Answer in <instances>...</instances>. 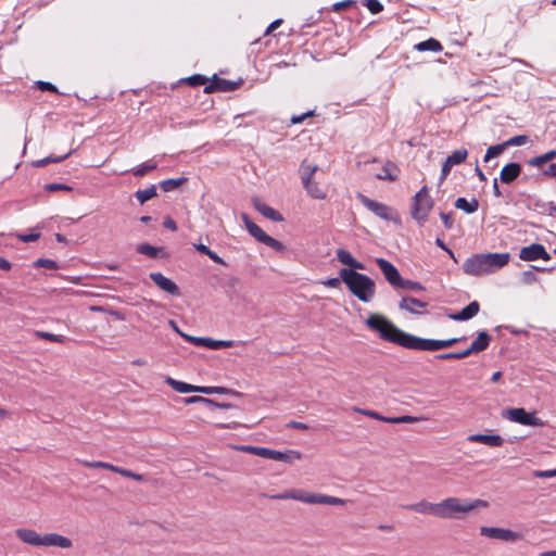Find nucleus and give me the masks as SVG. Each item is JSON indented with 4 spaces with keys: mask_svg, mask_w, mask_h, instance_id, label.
I'll list each match as a JSON object with an SVG mask.
<instances>
[{
    "mask_svg": "<svg viewBox=\"0 0 556 556\" xmlns=\"http://www.w3.org/2000/svg\"><path fill=\"white\" fill-rule=\"evenodd\" d=\"M365 325L377 332L381 340L416 351H435L434 339H424L397 328L390 319L380 314H370Z\"/></svg>",
    "mask_w": 556,
    "mask_h": 556,
    "instance_id": "f257e3e1",
    "label": "nucleus"
},
{
    "mask_svg": "<svg viewBox=\"0 0 556 556\" xmlns=\"http://www.w3.org/2000/svg\"><path fill=\"white\" fill-rule=\"evenodd\" d=\"M340 277L359 301L367 303L374 298L376 283L370 277L346 268L340 269Z\"/></svg>",
    "mask_w": 556,
    "mask_h": 556,
    "instance_id": "f03ea898",
    "label": "nucleus"
},
{
    "mask_svg": "<svg viewBox=\"0 0 556 556\" xmlns=\"http://www.w3.org/2000/svg\"><path fill=\"white\" fill-rule=\"evenodd\" d=\"M488 503L482 500L462 502L457 497H447L439 503L438 517L444 519L458 518V514L469 513L478 507H486Z\"/></svg>",
    "mask_w": 556,
    "mask_h": 556,
    "instance_id": "7ed1b4c3",
    "label": "nucleus"
},
{
    "mask_svg": "<svg viewBox=\"0 0 556 556\" xmlns=\"http://www.w3.org/2000/svg\"><path fill=\"white\" fill-rule=\"evenodd\" d=\"M271 498L276 500H295L306 504H324V505H344L346 503L345 500L321 494V493H313L306 492L303 490H288L282 494L273 495Z\"/></svg>",
    "mask_w": 556,
    "mask_h": 556,
    "instance_id": "20e7f679",
    "label": "nucleus"
},
{
    "mask_svg": "<svg viewBox=\"0 0 556 556\" xmlns=\"http://www.w3.org/2000/svg\"><path fill=\"white\" fill-rule=\"evenodd\" d=\"M319 169L318 165L308 163L304 160L299 168L301 180L307 194L313 199L324 200L327 197V190L314 180V175Z\"/></svg>",
    "mask_w": 556,
    "mask_h": 556,
    "instance_id": "39448f33",
    "label": "nucleus"
},
{
    "mask_svg": "<svg viewBox=\"0 0 556 556\" xmlns=\"http://www.w3.org/2000/svg\"><path fill=\"white\" fill-rule=\"evenodd\" d=\"M433 200L429 195V190L427 186H424L413 198V204L410 214L412 217L422 226L428 218L429 213L433 207Z\"/></svg>",
    "mask_w": 556,
    "mask_h": 556,
    "instance_id": "423d86ee",
    "label": "nucleus"
},
{
    "mask_svg": "<svg viewBox=\"0 0 556 556\" xmlns=\"http://www.w3.org/2000/svg\"><path fill=\"white\" fill-rule=\"evenodd\" d=\"M242 220L244 222L247 230L255 240L277 252H283L286 250L282 242L267 235L260 226L252 222L247 214H242Z\"/></svg>",
    "mask_w": 556,
    "mask_h": 556,
    "instance_id": "0eeeda50",
    "label": "nucleus"
},
{
    "mask_svg": "<svg viewBox=\"0 0 556 556\" xmlns=\"http://www.w3.org/2000/svg\"><path fill=\"white\" fill-rule=\"evenodd\" d=\"M359 200L362 204L372 212L376 216L384 219V220H392L395 223H400V217L396 213V211L381 202L375 201L369 199L366 195H359Z\"/></svg>",
    "mask_w": 556,
    "mask_h": 556,
    "instance_id": "6e6552de",
    "label": "nucleus"
},
{
    "mask_svg": "<svg viewBox=\"0 0 556 556\" xmlns=\"http://www.w3.org/2000/svg\"><path fill=\"white\" fill-rule=\"evenodd\" d=\"M506 417L523 426H543V421L538 418L534 413H528L525 408H510L506 412Z\"/></svg>",
    "mask_w": 556,
    "mask_h": 556,
    "instance_id": "1a4fd4ad",
    "label": "nucleus"
},
{
    "mask_svg": "<svg viewBox=\"0 0 556 556\" xmlns=\"http://www.w3.org/2000/svg\"><path fill=\"white\" fill-rule=\"evenodd\" d=\"M463 269L465 274L470 276L490 274L485 263L484 253L475 254L467 258L463 264Z\"/></svg>",
    "mask_w": 556,
    "mask_h": 556,
    "instance_id": "9d476101",
    "label": "nucleus"
},
{
    "mask_svg": "<svg viewBox=\"0 0 556 556\" xmlns=\"http://www.w3.org/2000/svg\"><path fill=\"white\" fill-rule=\"evenodd\" d=\"M480 534L490 539L501 540L505 542H516L521 538V535L518 532L496 527H481Z\"/></svg>",
    "mask_w": 556,
    "mask_h": 556,
    "instance_id": "9b49d317",
    "label": "nucleus"
},
{
    "mask_svg": "<svg viewBox=\"0 0 556 556\" xmlns=\"http://www.w3.org/2000/svg\"><path fill=\"white\" fill-rule=\"evenodd\" d=\"M242 84V80L237 81L225 78H219L216 74L213 76L212 81L204 86L205 93H213L216 91L229 92L237 90Z\"/></svg>",
    "mask_w": 556,
    "mask_h": 556,
    "instance_id": "f8f14e48",
    "label": "nucleus"
},
{
    "mask_svg": "<svg viewBox=\"0 0 556 556\" xmlns=\"http://www.w3.org/2000/svg\"><path fill=\"white\" fill-rule=\"evenodd\" d=\"M519 258L526 262H532L536 260L549 261L551 255L543 244L532 243L528 247H523L520 250Z\"/></svg>",
    "mask_w": 556,
    "mask_h": 556,
    "instance_id": "ddd939ff",
    "label": "nucleus"
},
{
    "mask_svg": "<svg viewBox=\"0 0 556 556\" xmlns=\"http://www.w3.org/2000/svg\"><path fill=\"white\" fill-rule=\"evenodd\" d=\"M376 264L382 271L386 280L395 289L403 282V277L399 273L397 268L384 258H376Z\"/></svg>",
    "mask_w": 556,
    "mask_h": 556,
    "instance_id": "4468645a",
    "label": "nucleus"
},
{
    "mask_svg": "<svg viewBox=\"0 0 556 556\" xmlns=\"http://www.w3.org/2000/svg\"><path fill=\"white\" fill-rule=\"evenodd\" d=\"M149 277L164 292L174 296L180 295L178 286L172 279L165 277L162 273H150Z\"/></svg>",
    "mask_w": 556,
    "mask_h": 556,
    "instance_id": "2eb2a0df",
    "label": "nucleus"
},
{
    "mask_svg": "<svg viewBox=\"0 0 556 556\" xmlns=\"http://www.w3.org/2000/svg\"><path fill=\"white\" fill-rule=\"evenodd\" d=\"M258 452L261 453V457H263V458L279 460V462L289 463V464L301 458V453H299L296 451H288V452L283 453V452L263 447V450H260Z\"/></svg>",
    "mask_w": 556,
    "mask_h": 556,
    "instance_id": "dca6fc26",
    "label": "nucleus"
},
{
    "mask_svg": "<svg viewBox=\"0 0 556 556\" xmlns=\"http://www.w3.org/2000/svg\"><path fill=\"white\" fill-rule=\"evenodd\" d=\"M41 546H56L60 548H71L73 546L72 541L58 533H47L41 535Z\"/></svg>",
    "mask_w": 556,
    "mask_h": 556,
    "instance_id": "f3484780",
    "label": "nucleus"
},
{
    "mask_svg": "<svg viewBox=\"0 0 556 556\" xmlns=\"http://www.w3.org/2000/svg\"><path fill=\"white\" fill-rule=\"evenodd\" d=\"M401 507L406 510H413V511H416L419 514H425V515L438 516V511H439V503L433 504L426 500H422L415 504L402 505Z\"/></svg>",
    "mask_w": 556,
    "mask_h": 556,
    "instance_id": "a211bd4d",
    "label": "nucleus"
},
{
    "mask_svg": "<svg viewBox=\"0 0 556 556\" xmlns=\"http://www.w3.org/2000/svg\"><path fill=\"white\" fill-rule=\"evenodd\" d=\"M521 170L522 167L519 163L510 162L502 168L500 179L503 184L509 185L519 177Z\"/></svg>",
    "mask_w": 556,
    "mask_h": 556,
    "instance_id": "6ab92c4d",
    "label": "nucleus"
},
{
    "mask_svg": "<svg viewBox=\"0 0 556 556\" xmlns=\"http://www.w3.org/2000/svg\"><path fill=\"white\" fill-rule=\"evenodd\" d=\"M485 263L490 273L505 266L509 260V253H485Z\"/></svg>",
    "mask_w": 556,
    "mask_h": 556,
    "instance_id": "aec40b11",
    "label": "nucleus"
},
{
    "mask_svg": "<svg viewBox=\"0 0 556 556\" xmlns=\"http://www.w3.org/2000/svg\"><path fill=\"white\" fill-rule=\"evenodd\" d=\"M480 309V304L477 301L470 302L458 313L448 314V318L455 321H466L473 318Z\"/></svg>",
    "mask_w": 556,
    "mask_h": 556,
    "instance_id": "412c9836",
    "label": "nucleus"
},
{
    "mask_svg": "<svg viewBox=\"0 0 556 556\" xmlns=\"http://www.w3.org/2000/svg\"><path fill=\"white\" fill-rule=\"evenodd\" d=\"M468 441L482 443L492 447L502 446L504 444V439L498 434H470Z\"/></svg>",
    "mask_w": 556,
    "mask_h": 556,
    "instance_id": "4be33fe9",
    "label": "nucleus"
},
{
    "mask_svg": "<svg viewBox=\"0 0 556 556\" xmlns=\"http://www.w3.org/2000/svg\"><path fill=\"white\" fill-rule=\"evenodd\" d=\"M16 536L24 543L31 546H41V534L35 530L21 528L16 530Z\"/></svg>",
    "mask_w": 556,
    "mask_h": 556,
    "instance_id": "5701e85b",
    "label": "nucleus"
},
{
    "mask_svg": "<svg viewBox=\"0 0 556 556\" xmlns=\"http://www.w3.org/2000/svg\"><path fill=\"white\" fill-rule=\"evenodd\" d=\"M253 204H254V207L256 208V211L260 212L264 217H266L270 220H274V222H282L283 220L282 215L278 211H276L271 206L265 204L260 199H255L253 201Z\"/></svg>",
    "mask_w": 556,
    "mask_h": 556,
    "instance_id": "b1692460",
    "label": "nucleus"
},
{
    "mask_svg": "<svg viewBox=\"0 0 556 556\" xmlns=\"http://www.w3.org/2000/svg\"><path fill=\"white\" fill-rule=\"evenodd\" d=\"M399 166L392 161H387L382 166L381 172L376 175V178L380 180L395 181L399 178Z\"/></svg>",
    "mask_w": 556,
    "mask_h": 556,
    "instance_id": "393cba45",
    "label": "nucleus"
},
{
    "mask_svg": "<svg viewBox=\"0 0 556 556\" xmlns=\"http://www.w3.org/2000/svg\"><path fill=\"white\" fill-rule=\"evenodd\" d=\"M427 305H428L427 302H422L413 296H403L402 301L399 304V307L401 309H405L412 314H420V312L417 311V308H425Z\"/></svg>",
    "mask_w": 556,
    "mask_h": 556,
    "instance_id": "a878e982",
    "label": "nucleus"
},
{
    "mask_svg": "<svg viewBox=\"0 0 556 556\" xmlns=\"http://www.w3.org/2000/svg\"><path fill=\"white\" fill-rule=\"evenodd\" d=\"M556 159V149L549 150L543 154L533 156L527 161L528 165L541 168L545 164Z\"/></svg>",
    "mask_w": 556,
    "mask_h": 556,
    "instance_id": "bb28decb",
    "label": "nucleus"
},
{
    "mask_svg": "<svg viewBox=\"0 0 556 556\" xmlns=\"http://www.w3.org/2000/svg\"><path fill=\"white\" fill-rule=\"evenodd\" d=\"M492 338L486 331H480L473 342L470 344L473 353H479L488 349Z\"/></svg>",
    "mask_w": 556,
    "mask_h": 556,
    "instance_id": "cd10ccee",
    "label": "nucleus"
},
{
    "mask_svg": "<svg viewBox=\"0 0 556 556\" xmlns=\"http://www.w3.org/2000/svg\"><path fill=\"white\" fill-rule=\"evenodd\" d=\"M166 383L170 386L175 391L179 393H190V392H198L199 387L189 384L187 382L175 380L174 378L167 377Z\"/></svg>",
    "mask_w": 556,
    "mask_h": 556,
    "instance_id": "c85d7f7f",
    "label": "nucleus"
},
{
    "mask_svg": "<svg viewBox=\"0 0 556 556\" xmlns=\"http://www.w3.org/2000/svg\"><path fill=\"white\" fill-rule=\"evenodd\" d=\"M455 207L467 214H472L479 208V202L476 198H472L471 201H467L465 198H458L455 201Z\"/></svg>",
    "mask_w": 556,
    "mask_h": 556,
    "instance_id": "c756f323",
    "label": "nucleus"
},
{
    "mask_svg": "<svg viewBox=\"0 0 556 556\" xmlns=\"http://www.w3.org/2000/svg\"><path fill=\"white\" fill-rule=\"evenodd\" d=\"M415 49L420 52H424V51L440 52V51H442L443 47L440 43V41H438L437 39L429 38L425 41H420L417 45H415Z\"/></svg>",
    "mask_w": 556,
    "mask_h": 556,
    "instance_id": "7c9ffc66",
    "label": "nucleus"
},
{
    "mask_svg": "<svg viewBox=\"0 0 556 556\" xmlns=\"http://www.w3.org/2000/svg\"><path fill=\"white\" fill-rule=\"evenodd\" d=\"M186 181H187L186 177L169 178V179L162 180L160 182V188L164 192H169V191H173V190L179 188Z\"/></svg>",
    "mask_w": 556,
    "mask_h": 556,
    "instance_id": "2f4dec72",
    "label": "nucleus"
},
{
    "mask_svg": "<svg viewBox=\"0 0 556 556\" xmlns=\"http://www.w3.org/2000/svg\"><path fill=\"white\" fill-rule=\"evenodd\" d=\"M468 156V151L467 149L465 148H460V149H457L455 151H453L447 157L446 160L448 161L450 164H452L453 166L455 165H458V164H462L463 162L466 161Z\"/></svg>",
    "mask_w": 556,
    "mask_h": 556,
    "instance_id": "473e14b6",
    "label": "nucleus"
},
{
    "mask_svg": "<svg viewBox=\"0 0 556 556\" xmlns=\"http://www.w3.org/2000/svg\"><path fill=\"white\" fill-rule=\"evenodd\" d=\"M137 252L151 258H157L162 252V248H156L149 243H141L137 247Z\"/></svg>",
    "mask_w": 556,
    "mask_h": 556,
    "instance_id": "72a5a7b5",
    "label": "nucleus"
},
{
    "mask_svg": "<svg viewBox=\"0 0 556 556\" xmlns=\"http://www.w3.org/2000/svg\"><path fill=\"white\" fill-rule=\"evenodd\" d=\"M156 187L151 185L149 188L144 190H138L135 193L136 199L140 202V204H144L147 201L156 197Z\"/></svg>",
    "mask_w": 556,
    "mask_h": 556,
    "instance_id": "f704fd0d",
    "label": "nucleus"
},
{
    "mask_svg": "<svg viewBox=\"0 0 556 556\" xmlns=\"http://www.w3.org/2000/svg\"><path fill=\"white\" fill-rule=\"evenodd\" d=\"M204 346L208 348L211 350H220V349L232 346V341H228V340H214V339H211V338H205Z\"/></svg>",
    "mask_w": 556,
    "mask_h": 556,
    "instance_id": "c9c22d12",
    "label": "nucleus"
},
{
    "mask_svg": "<svg viewBox=\"0 0 556 556\" xmlns=\"http://www.w3.org/2000/svg\"><path fill=\"white\" fill-rule=\"evenodd\" d=\"M35 336L39 339L48 340L51 342L64 343L66 338L62 334H54L47 331H36Z\"/></svg>",
    "mask_w": 556,
    "mask_h": 556,
    "instance_id": "e433bc0d",
    "label": "nucleus"
},
{
    "mask_svg": "<svg viewBox=\"0 0 556 556\" xmlns=\"http://www.w3.org/2000/svg\"><path fill=\"white\" fill-rule=\"evenodd\" d=\"M71 153L72 152H68V153H66L64 155H61V156H58V157L48 156V157H45V159H41V160H37V161L33 162V165L35 167H43V166L48 165L49 163L62 162L65 159H67L71 155Z\"/></svg>",
    "mask_w": 556,
    "mask_h": 556,
    "instance_id": "4c0bfd02",
    "label": "nucleus"
},
{
    "mask_svg": "<svg viewBox=\"0 0 556 556\" xmlns=\"http://www.w3.org/2000/svg\"><path fill=\"white\" fill-rule=\"evenodd\" d=\"M156 163L153 162V161H148L143 164H141L140 166H138L137 168L134 169V175L136 177H142L144 176L150 170H153L156 168Z\"/></svg>",
    "mask_w": 556,
    "mask_h": 556,
    "instance_id": "58836bf2",
    "label": "nucleus"
},
{
    "mask_svg": "<svg viewBox=\"0 0 556 556\" xmlns=\"http://www.w3.org/2000/svg\"><path fill=\"white\" fill-rule=\"evenodd\" d=\"M506 147L504 146V142L501 144L491 146L488 148L486 153L484 155V162H488L492 157L498 156L504 152Z\"/></svg>",
    "mask_w": 556,
    "mask_h": 556,
    "instance_id": "ea45409f",
    "label": "nucleus"
},
{
    "mask_svg": "<svg viewBox=\"0 0 556 556\" xmlns=\"http://www.w3.org/2000/svg\"><path fill=\"white\" fill-rule=\"evenodd\" d=\"M81 465L88 468H101L113 471L114 465L105 462H89V460H79Z\"/></svg>",
    "mask_w": 556,
    "mask_h": 556,
    "instance_id": "a19ab883",
    "label": "nucleus"
},
{
    "mask_svg": "<svg viewBox=\"0 0 556 556\" xmlns=\"http://www.w3.org/2000/svg\"><path fill=\"white\" fill-rule=\"evenodd\" d=\"M185 403L186 404L203 403L207 407H211V405H217V402H215L214 400L202 397L199 395H192V396L186 397Z\"/></svg>",
    "mask_w": 556,
    "mask_h": 556,
    "instance_id": "79ce46f5",
    "label": "nucleus"
},
{
    "mask_svg": "<svg viewBox=\"0 0 556 556\" xmlns=\"http://www.w3.org/2000/svg\"><path fill=\"white\" fill-rule=\"evenodd\" d=\"M419 419L420 418H418V417L404 415V416H400V417H389L388 419H386V422H389V424H413V422L418 421Z\"/></svg>",
    "mask_w": 556,
    "mask_h": 556,
    "instance_id": "37998d69",
    "label": "nucleus"
},
{
    "mask_svg": "<svg viewBox=\"0 0 556 556\" xmlns=\"http://www.w3.org/2000/svg\"><path fill=\"white\" fill-rule=\"evenodd\" d=\"M465 339L466 338L464 337V338H451V339H446V340H435V351L450 348Z\"/></svg>",
    "mask_w": 556,
    "mask_h": 556,
    "instance_id": "c03bdc74",
    "label": "nucleus"
},
{
    "mask_svg": "<svg viewBox=\"0 0 556 556\" xmlns=\"http://www.w3.org/2000/svg\"><path fill=\"white\" fill-rule=\"evenodd\" d=\"M397 289L424 291L425 287L421 283L417 282V281H412V280H407V279L403 278V282L400 283Z\"/></svg>",
    "mask_w": 556,
    "mask_h": 556,
    "instance_id": "a18cd8bd",
    "label": "nucleus"
},
{
    "mask_svg": "<svg viewBox=\"0 0 556 556\" xmlns=\"http://www.w3.org/2000/svg\"><path fill=\"white\" fill-rule=\"evenodd\" d=\"M185 80L189 86L199 87L202 85L206 86V83L208 79L203 75L195 74V75H192V76L186 78Z\"/></svg>",
    "mask_w": 556,
    "mask_h": 556,
    "instance_id": "49530a36",
    "label": "nucleus"
},
{
    "mask_svg": "<svg viewBox=\"0 0 556 556\" xmlns=\"http://www.w3.org/2000/svg\"><path fill=\"white\" fill-rule=\"evenodd\" d=\"M45 191L54 192V191H72L73 188L65 184L51 182L43 186Z\"/></svg>",
    "mask_w": 556,
    "mask_h": 556,
    "instance_id": "de8ad7c7",
    "label": "nucleus"
},
{
    "mask_svg": "<svg viewBox=\"0 0 556 556\" xmlns=\"http://www.w3.org/2000/svg\"><path fill=\"white\" fill-rule=\"evenodd\" d=\"M337 258L341 264L350 266L354 257L349 251L339 249L337 251Z\"/></svg>",
    "mask_w": 556,
    "mask_h": 556,
    "instance_id": "09e8293b",
    "label": "nucleus"
},
{
    "mask_svg": "<svg viewBox=\"0 0 556 556\" xmlns=\"http://www.w3.org/2000/svg\"><path fill=\"white\" fill-rule=\"evenodd\" d=\"M527 142H528V136L518 135V136H514V137L509 138L508 140H506L504 142V146L507 148V147H513V146H522Z\"/></svg>",
    "mask_w": 556,
    "mask_h": 556,
    "instance_id": "8fccbe9b",
    "label": "nucleus"
},
{
    "mask_svg": "<svg viewBox=\"0 0 556 556\" xmlns=\"http://www.w3.org/2000/svg\"><path fill=\"white\" fill-rule=\"evenodd\" d=\"M227 392H228V390L223 387H199V389H198V393H203V394H214V393L223 394V393H227Z\"/></svg>",
    "mask_w": 556,
    "mask_h": 556,
    "instance_id": "3c124183",
    "label": "nucleus"
},
{
    "mask_svg": "<svg viewBox=\"0 0 556 556\" xmlns=\"http://www.w3.org/2000/svg\"><path fill=\"white\" fill-rule=\"evenodd\" d=\"M365 5L372 14H378L383 10L382 3L378 0H366Z\"/></svg>",
    "mask_w": 556,
    "mask_h": 556,
    "instance_id": "603ef678",
    "label": "nucleus"
},
{
    "mask_svg": "<svg viewBox=\"0 0 556 556\" xmlns=\"http://www.w3.org/2000/svg\"><path fill=\"white\" fill-rule=\"evenodd\" d=\"M354 410L357 412V413H361V414H363L365 416H368L370 418H374V419H377V420H381V421H384V422H386V419L389 418V417L380 415L379 413H377L375 410L362 409V408H354Z\"/></svg>",
    "mask_w": 556,
    "mask_h": 556,
    "instance_id": "864d4df0",
    "label": "nucleus"
},
{
    "mask_svg": "<svg viewBox=\"0 0 556 556\" xmlns=\"http://www.w3.org/2000/svg\"><path fill=\"white\" fill-rule=\"evenodd\" d=\"M35 266L45 267V268H49V269L59 268L56 262L53 260H49V258H38L35 263Z\"/></svg>",
    "mask_w": 556,
    "mask_h": 556,
    "instance_id": "5fc2aeb1",
    "label": "nucleus"
},
{
    "mask_svg": "<svg viewBox=\"0 0 556 556\" xmlns=\"http://www.w3.org/2000/svg\"><path fill=\"white\" fill-rule=\"evenodd\" d=\"M542 176L547 179L556 180V163H549L545 168H543Z\"/></svg>",
    "mask_w": 556,
    "mask_h": 556,
    "instance_id": "6e6d98bb",
    "label": "nucleus"
},
{
    "mask_svg": "<svg viewBox=\"0 0 556 556\" xmlns=\"http://www.w3.org/2000/svg\"><path fill=\"white\" fill-rule=\"evenodd\" d=\"M180 337L197 346H204L205 338H203V337H193V336H189L187 333H180Z\"/></svg>",
    "mask_w": 556,
    "mask_h": 556,
    "instance_id": "4d7b16f0",
    "label": "nucleus"
},
{
    "mask_svg": "<svg viewBox=\"0 0 556 556\" xmlns=\"http://www.w3.org/2000/svg\"><path fill=\"white\" fill-rule=\"evenodd\" d=\"M439 215H440V217H441V219H442V222L444 224V227L446 229L450 230V229H452L454 227V220H453V217H452V215H453L452 212H450V213L440 212Z\"/></svg>",
    "mask_w": 556,
    "mask_h": 556,
    "instance_id": "13d9d810",
    "label": "nucleus"
},
{
    "mask_svg": "<svg viewBox=\"0 0 556 556\" xmlns=\"http://www.w3.org/2000/svg\"><path fill=\"white\" fill-rule=\"evenodd\" d=\"M533 477L535 478H553L556 477V468L549 470H534Z\"/></svg>",
    "mask_w": 556,
    "mask_h": 556,
    "instance_id": "bf43d9fd",
    "label": "nucleus"
},
{
    "mask_svg": "<svg viewBox=\"0 0 556 556\" xmlns=\"http://www.w3.org/2000/svg\"><path fill=\"white\" fill-rule=\"evenodd\" d=\"M37 87L41 91L58 92V88L49 81L39 80V81H37Z\"/></svg>",
    "mask_w": 556,
    "mask_h": 556,
    "instance_id": "052dcab7",
    "label": "nucleus"
},
{
    "mask_svg": "<svg viewBox=\"0 0 556 556\" xmlns=\"http://www.w3.org/2000/svg\"><path fill=\"white\" fill-rule=\"evenodd\" d=\"M353 4H355V1H353V0L340 1V2H337L333 4L332 10L336 12H339L343 9L350 8Z\"/></svg>",
    "mask_w": 556,
    "mask_h": 556,
    "instance_id": "680f3d73",
    "label": "nucleus"
},
{
    "mask_svg": "<svg viewBox=\"0 0 556 556\" xmlns=\"http://www.w3.org/2000/svg\"><path fill=\"white\" fill-rule=\"evenodd\" d=\"M17 238L22 242H34L37 241L40 238L39 232L28 233V235H18Z\"/></svg>",
    "mask_w": 556,
    "mask_h": 556,
    "instance_id": "e2e57ef3",
    "label": "nucleus"
},
{
    "mask_svg": "<svg viewBox=\"0 0 556 556\" xmlns=\"http://www.w3.org/2000/svg\"><path fill=\"white\" fill-rule=\"evenodd\" d=\"M452 167H453V165L450 164L447 160H445V162L442 165L440 182H443L446 179V177L450 174Z\"/></svg>",
    "mask_w": 556,
    "mask_h": 556,
    "instance_id": "0e129e2a",
    "label": "nucleus"
},
{
    "mask_svg": "<svg viewBox=\"0 0 556 556\" xmlns=\"http://www.w3.org/2000/svg\"><path fill=\"white\" fill-rule=\"evenodd\" d=\"M314 115V111H308L306 113H303L301 115H293L291 117V123L292 124H299V123H302L306 117H309V116H313Z\"/></svg>",
    "mask_w": 556,
    "mask_h": 556,
    "instance_id": "69168bd1",
    "label": "nucleus"
},
{
    "mask_svg": "<svg viewBox=\"0 0 556 556\" xmlns=\"http://www.w3.org/2000/svg\"><path fill=\"white\" fill-rule=\"evenodd\" d=\"M341 277H337V278H329L327 279L326 281L323 282L324 286L328 287V288H339L340 285H341Z\"/></svg>",
    "mask_w": 556,
    "mask_h": 556,
    "instance_id": "338daca9",
    "label": "nucleus"
},
{
    "mask_svg": "<svg viewBox=\"0 0 556 556\" xmlns=\"http://www.w3.org/2000/svg\"><path fill=\"white\" fill-rule=\"evenodd\" d=\"M287 427L288 428H291V429H298V430H307L308 429V426L304 422H301V421H295V420H291L287 424Z\"/></svg>",
    "mask_w": 556,
    "mask_h": 556,
    "instance_id": "774afa93",
    "label": "nucleus"
}]
</instances>
